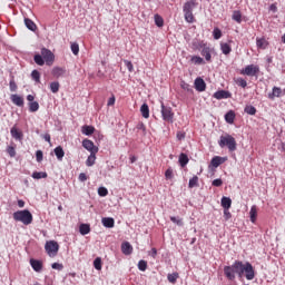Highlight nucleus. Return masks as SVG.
Masks as SVG:
<instances>
[{
    "label": "nucleus",
    "mask_w": 285,
    "mask_h": 285,
    "mask_svg": "<svg viewBox=\"0 0 285 285\" xmlns=\"http://www.w3.org/2000/svg\"><path fill=\"white\" fill-rule=\"evenodd\" d=\"M224 275L229 279V282H234L236 275L242 277V261H235L233 265L224 267Z\"/></svg>",
    "instance_id": "1"
},
{
    "label": "nucleus",
    "mask_w": 285,
    "mask_h": 285,
    "mask_svg": "<svg viewBox=\"0 0 285 285\" xmlns=\"http://www.w3.org/2000/svg\"><path fill=\"white\" fill-rule=\"evenodd\" d=\"M218 146L220 148H228L229 153H235L237 150V140L232 135L225 134L220 136Z\"/></svg>",
    "instance_id": "2"
},
{
    "label": "nucleus",
    "mask_w": 285,
    "mask_h": 285,
    "mask_svg": "<svg viewBox=\"0 0 285 285\" xmlns=\"http://www.w3.org/2000/svg\"><path fill=\"white\" fill-rule=\"evenodd\" d=\"M14 222H21L24 226H30L32 224V213L28 209L18 210L13 213Z\"/></svg>",
    "instance_id": "3"
},
{
    "label": "nucleus",
    "mask_w": 285,
    "mask_h": 285,
    "mask_svg": "<svg viewBox=\"0 0 285 285\" xmlns=\"http://www.w3.org/2000/svg\"><path fill=\"white\" fill-rule=\"evenodd\" d=\"M45 250L49 257H57V254L59 253V243L55 240L47 242L45 245Z\"/></svg>",
    "instance_id": "4"
},
{
    "label": "nucleus",
    "mask_w": 285,
    "mask_h": 285,
    "mask_svg": "<svg viewBox=\"0 0 285 285\" xmlns=\"http://www.w3.org/2000/svg\"><path fill=\"white\" fill-rule=\"evenodd\" d=\"M245 273V277L248 281H253L255 279V268L253 267V265L250 263H242V276Z\"/></svg>",
    "instance_id": "5"
},
{
    "label": "nucleus",
    "mask_w": 285,
    "mask_h": 285,
    "mask_svg": "<svg viewBox=\"0 0 285 285\" xmlns=\"http://www.w3.org/2000/svg\"><path fill=\"white\" fill-rule=\"evenodd\" d=\"M198 48H200V55L202 57H205V61L210 63V61H213V49L204 42H200L198 45Z\"/></svg>",
    "instance_id": "6"
},
{
    "label": "nucleus",
    "mask_w": 285,
    "mask_h": 285,
    "mask_svg": "<svg viewBox=\"0 0 285 285\" xmlns=\"http://www.w3.org/2000/svg\"><path fill=\"white\" fill-rule=\"evenodd\" d=\"M161 117L164 121H168V124H173V119L175 117V112H173V108L166 107L164 102H161Z\"/></svg>",
    "instance_id": "7"
},
{
    "label": "nucleus",
    "mask_w": 285,
    "mask_h": 285,
    "mask_svg": "<svg viewBox=\"0 0 285 285\" xmlns=\"http://www.w3.org/2000/svg\"><path fill=\"white\" fill-rule=\"evenodd\" d=\"M240 75H246L247 77H257V75H259V66L248 65L240 70Z\"/></svg>",
    "instance_id": "8"
},
{
    "label": "nucleus",
    "mask_w": 285,
    "mask_h": 285,
    "mask_svg": "<svg viewBox=\"0 0 285 285\" xmlns=\"http://www.w3.org/2000/svg\"><path fill=\"white\" fill-rule=\"evenodd\" d=\"M41 56L47 66H52L55 63V53H52V51L49 49L42 48Z\"/></svg>",
    "instance_id": "9"
},
{
    "label": "nucleus",
    "mask_w": 285,
    "mask_h": 285,
    "mask_svg": "<svg viewBox=\"0 0 285 285\" xmlns=\"http://www.w3.org/2000/svg\"><path fill=\"white\" fill-rule=\"evenodd\" d=\"M226 161H228V157L215 156L212 158L209 168H219V166H222V164H226Z\"/></svg>",
    "instance_id": "10"
},
{
    "label": "nucleus",
    "mask_w": 285,
    "mask_h": 285,
    "mask_svg": "<svg viewBox=\"0 0 285 285\" xmlns=\"http://www.w3.org/2000/svg\"><path fill=\"white\" fill-rule=\"evenodd\" d=\"M82 147L89 153H99V147L95 146V142L90 139H85L82 141Z\"/></svg>",
    "instance_id": "11"
},
{
    "label": "nucleus",
    "mask_w": 285,
    "mask_h": 285,
    "mask_svg": "<svg viewBox=\"0 0 285 285\" xmlns=\"http://www.w3.org/2000/svg\"><path fill=\"white\" fill-rule=\"evenodd\" d=\"M194 86L197 92H204L206 90V81L202 77L195 79Z\"/></svg>",
    "instance_id": "12"
},
{
    "label": "nucleus",
    "mask_w": 285,
    "mask_h": 285,
    "mask_svg": "<svg viewBox=\"0 0 285 285\" xmlns=\"http://www.w3.org/2000/svg\"><path fill=\"white\" fill-rule=\"evenodd\" d=\"M284 95V91L279 87H273L272 92L268 94V99L272 101L275 100V98H279Z\"/></svg>",
    "instance_id": "13"
},
{
    "label": "nucleus",
    "mask_w": 285,
    "mask_h": 285,
    "mask_svg": "<svg viewBox=\"0 0 285 285\" xmlns=\"http://www.w3.org/2000/svg\"><path fill=\"white\" fill-rule=\"evenodd\" d=\"M30 265L36 271V273H41L43 271V263L41 261H37L35 258L30 259Z\"/></svg>",
    "instance_id": "14"
},
{
    "label": "nucleus",
    "mask_w": 285,
    "mask_h": 285,
    "mask_svg": "<svg viewBox=\"0 0 285 285\" xmlns=\"http://www.w3.org/2000/svg\"><path fill=\"white\" fill-rule=\"evenodd\" d=\"M51 75L56 78L59 79V77H66V68L63 67H55L51 71Z\"/></svg>",
    "instance_id": "15"
},
{
    "label": "nucleus",
    "mask_w": 285,
    "mask_h": 285,
    "mask_svg": "<svg viewBox=\"0 0 285 285\" xmlns=\"http://www.w3.org/2000/svg\"><path fill=\"white\" fill-rule=\"evenodd\" d=\"M269 43L268 40H266V38L262 37V38H256V47L258 48V50H266V48H268Z\"/></svg>",
    "instance_id": "16"
},
{
    "label": "nucleus",
    "mask_w": 285,
    "mask_h": 285,
    "mask_svg": "<svg viewBox=\"0 0 285 285\" xmlns=\"http://www.w3.org/2000/svg\"><path fill=\"white\" fill-rule=\"evenodd\" d=\"M197 6V0H189L185 2L183 7V12H193L195 10V7Z\"/></svg>",
    "instance_id": "17"
},
{
    "label": "nucleus",
    "mask_w": 285,
    "mask_h": 285,
    "mask_svg": "<svg viewBox=\"0 0 285 285\" xmlns=\"http://www.w3.org/2000/svg\"><path fill=\"white\" fill-rule=\"evenodd\" d=\"M10 134L11 137H13V139H17L18 141H21L23 139V131L19 130L17 126L11 128Z\"/></svg>",
    "instance_id": "18"
},
{
    "label": "nucleus",
    "mask_w": 285,
    "mask_h": 285,
    "mask_svg": "<svg viewBox=\"0 0 285 285\" xmlns=\"http://www.w3.org/2000/svg\"><path fill=\"white\" fill-rule=\"evenodd\" d=\"M215 99H230V92L226 90H218L214 94Z\"/></svg>",
    "instance_id": "19"
},
{
    "label": "nucleus",
    "mask_w": 285,
    "mask_h": 285,
    "mask_svg": "<svg viewBox=\"0 0 285 285\" xmlns=\"http://www.w3.org/2000/svg\"><path fill=\"white\" fill-rule=\"evenodd\" d=\"M121 253L124 255H132V245H130L128 242L122 243Z\"/></svg>",
    "instance_id": "20"
},
{
    "label": "nucleus",
    "mask_w": 285,
    "mask_h": 285,
    "mask_svg": "<svg viewBox=\"0 0 285 285\" xmlns=\"http://www.w3.org/2000/svg\"><path fill=\"white\" fill-rule=\"evenodd\" d=\"M53 153L59 161H61L63 159V157L66 156V151H63V147H61V146L56 147L53 149Z\"/></svg>",
    "instance_id": "21"
},
{
    "label": "nucleus",
    "mask_w": 285,
    "mask_h": 285,
    "mask_svg": "<svg viewBox=\"0 0 285 285\" xmlns=\"http://www.w3.org/2000/svg\"><path fill=\"white\" fill-rule=\"evenodd\" d=\"M11 101L12 104H14V106H23V97L14 94V95H11Z\"/></svg>",
    "instance_id": "22"
},
{
    "label": "nucleus",
    "mask_w": 285,
    "mask_h": 285,
    "mask_svg": "<svg viewBox=\"0 0 285 285\" xmlns=\"http://www.w3.org/2000/svg\"><path fill=\"white\" fill-rule=\"evenodd\" d=\"M220 206H223L224 209H230L233 200L229 197L224 196L220 200Z\"/></svg>",
    "instance_id": "23"
},
{
    "label": "nucleus",
    "mask_w": 285,
    "mask_h": 285,
    "mask_svg": "<svg viewBox=\"0 0 285 285\" xmlns=\"http://www.w3.org/2000/svg\"><path fill=\"white\" fill-rule=\"evenodd\" d=\"M102 226H105V228H115V218H102Z\"/></svg>",
    "instance_id": "24"
},
{
    "label": "nucleus",
    "mask_w": 285,
    "mask_h": 285,
    "mask_svg": "<svg viewBox=\"0 0 285 285\" xmlns=\"http://www.w3.org/2000/svg\"><path fill=\"white\" fill-rule=\"evenodd\" d=\"M249 218H250L252 224H255V222H257V206L256 205L250 207Z\"/></svg>",
    "instance_id": "25"
},
{
    "label": "nucleus",
    "mask_w": 285,
    "mask_h": 285,
    "mask_svg": "<svg viewBox=\"0 0 285 285\" xmlns=\"http://www.w3.org/2000/svg\"><path fill=\"white\" fill-rule=\"evenodd\" d=\"M140 112L145 119H148V117H150V108L148 107V104L141 105Z\"/></svg>",
    "instance_id": "26"
},
{
    "label": "nucleus",
    "mask_w": 285,
    "mask_h": 285,
    "mask_svg": "<svg viewBox=\"0 0 285 285\" xmlns=\"http://www.w3.org/2000/svg\"><path fill=\"white\" fill-rule=\"evenodd\" d=\"M24 24L28 30H31V32H35V30H37V24L35 23V21L30 20V18L24 19Z\"/></svg>",
    "instance_id": "27"
},
{
    "label": "nucleus",
    "mask_w": 285,
    "mask_h": 285,
    "mask_svg": "<svg viewBox=\"0 0 285 285\" xmlns=\"http://www.w3.org/2000/svg\"><path fill=\"white\" fill-rule=\"evenodd\" d=\"M31 177L33 179H47L48 178V173H46V171H33Z\"/></svg>",
    "instance_id": "28"
},
{
    "label": "nucleus",
    "mask_w": 285,
    "mask_h": 285,
    "mask_svg": "<svg viewBox=\"0 0 285 285\" xmlns=\"http://www.w3.org/2000/svg\"><path fill=\"white\" fill-rule=\"evenodd\" d=\"M220 50L223 55H228L229 52H233V48L230 47V45H228V42H222Z\"/></svg>",
    "instance_id": "29"
},
{
    "label": "nucleus",
    "mask_w": 285,
    "mask_h": 285,
    "mask_svg": "<svg viewBox=\"0 0 285 285\" xmlns=\"http://www.w3.org/2000/svg\"><path fill=\"white\" fill-rule=\"evenodd\" d=\"M97 160V153H90L89 157L86 160V166H95V161Z\"/></svg>",
    "instance_id": "30"
},
{
    "label": "nucleus",
    "mask_w": 285,
    "mask_h": 285,
    "mask_svg": "<svg viewBox=\"0 0 285 285\" xmlns=\"http://www.w3.org/2000/svg\"><path fill=\"white\" fill-rule=\"evenodd\" d=\"M225 121L227 124H235V111L229 110L226 115H225Z\"/></svg>",
    "instance_id": "31"
},
{
    "label": "nucleus",
    "mask_w": 285,
    "mask_h": 285,
    "mask_svg": "<svg viewBox=\"0 0 285 285\" xmlns=\"http://www.w3.org/2000/svg\"><path fill=\"white\" fill-rule=\"evenodd\" d=\"M185 21L187 23H195V16L193 14V11H184Z\"/></svg>",
    "instance_id": "32"
},
{
    "label": "nucleus",
    "mask_w": 285,
    "mask_h": 285,
    "mask_svg": "<svg viewBox=\"0 0 285 285\" xmlns=\"http://www.w3.org/2000/svg\"><path fill=\"white\" fill-rule=\"evenodd\" d=\"M81 132H82V135L90 136V135H92L95 132V127L85 125L81 128Z\"/></svg>",
    "instance_id": "33"
},
{
    "label": "nucleus",
    "mask_w": 285,
    "mask_h": 285,
    "mask_svg": "<svg viewBox=\"0 0 285 285\" xmlns=\"http://www.w3.org/2000/svg\"><path fill=\"white\" fill-rule=\"evenodd\" d=\"M190 61L191 63H195V66H204V63H206V61H204V58L199 56H193Z\"/></svg>",
    "instance_id": "34"
},
{
    "label": "nucleus",
    "mask_w": 285,
    "mask_h": 285,
    "mask_svg": "<svg viewBox=\"0 0 285 285\" xmlns=\"http://www.w3.org/2000/svg\"><path fill=\"white\" fill-rule=\"evenodd\" d=\"M233 21H236V23H242V11L235 10L232 14Z\"/></svg>",
    "instance_id": "35"
},
{
    "label": "nucleus",
    "mask_w": 285,
    "mask_h": 285,
    "mask_svg": "<svg viewBox=\"0 0 285 285\" xmlns=\"http://www.w3.org/2000/svg\"><path fill=\"white\" fill-rule=\"evenodd\" d=\"M180 88H181L183 90H185V92H188L189 95H193V92H194L193 87H190V86L188 85V82H186V81H184V80L180 82Z\"/></svg>",
    "instance_id": "36"
},
{
    "label": "nucleus",
    "mask_w": 285,
    "mask_h": 285,
    "mask_svg": "<svg viewBox=\"0 0 285 285\" xmlns=\"http://www.w3.org/2000/svg\"><path fill=\"white\" fill-rule=\"evenodd\" d=\"M167 279L170 284H177V279H179V273L168 274Z\"/></svg>",
    "instance_id": "37"
},
{
    "label": "nucleus",
    "mask_w": 285,
    "mask_h": 285,
    "mask_svg": "<svg viewBox=\"0 0 285 285\" xmlns=\"http://www.w3.org/2000/svg\"><path fill=\"white\" fill-rule=\"evenodd\" d=\"M31 79L36 81V83H41V73L36 69L31 72Z\"/></svg>",
    "instance_id": "38"
},
{
    "label": "nucleus",
    "mask_w": 285,
    "mask_h": 285,
    "mask_svg": "<svg viewBox=\"0 0 285 285\" xmlns=\"http://www.w3.org/2000/svg\"><path fill=\"white\" fill-rule=\"evenodd\" d=\"M80 235H88L90 233V225L81 224L79 227Z\"/></svg>",
    "instance_id": "39"
},
{
    "label": "nucleus",
    "mask_w": 285,
    "mask_h": 285,
    "mask_svg": "<svg viewBox=\"0 0 285 285\" xmlns=\"http://www.w3.org/2000/svg\"><path fill=\"white\" fill-rule=\"evenodd\" d=\"M196 186H199V177L194 176L189 179L188 188H196Z\"/></svg>",
    "instance_id": "40"
},
{
    "label": "nucleus",
    "mask_w": 285,
    "mask_h": 285,
    "mask_svg": "<svg viewBox=\"0 0 285 285\" xmlns=\"http://www.w3.org/2000/svg\"><path fill=\"white\" fill-rule=\"evenodd\" d=\"M247 115H257V109L253 105H247L244 109Z\"/></svg>",
    "instance_id": "41"
},
{
    "label": "nucleus",
    "mask_w": 285,
    "mask_h": 285,
    "mask_svg": "<svg viewBox=\"0 0 285 285\" xmlns=\"http://www.w3.org/2000/svg\"><path fill=\"white\" fill-rule=\"evenodd\" d=\"M9 89L11 92H17L18 90L17 82L14 81V76H11V79L9 81Z\"/></svg>",
    "instance_id": "42"
},
{
    "label": "nucleus",
    "mask_w": 285,
    "mask_h": 285,
    "mask_svg": "<svg viewBox=\"0 0 285 285\" xmlns=\"http://www.w3.org/2000/svg\"><path fill=\"white\" fill-rule=\"evenodd\" d=\"M188 161H189L188 155L180 154V156H179V164H180L181 168H184V166H186L188 164Z\"/></svg>",
    "instance_id": "43"
},
{
    "label": "nucleus",
    "mask_w": 285,
    "mask_h": 285,
    "mask_svg": "<svg viewBox=\"0 0 285 285\" xmlns=\"http://www.w3.org/2000/svg\"><path fill=\"white\" fill-rule=\"evenodd\" d=\"M33 61L37 63V66H43L46 63V60L43 59V56L36 55L33 57Z\"/></svg>",
    "instance_id": "44"
},
{
    "label": "nucleus",
    "mask_w": 285,
    "mask_h": 285,
    "mask_svg": "<svg viewBox=\"0 0 285 285\" xmlns=\"http://www.w3.org/2000/svg\"><path fill=\"white\" fill-rule=\"evenodd\" d=\"M154 19H155V23L158 28H164V18H161V16L155 14Z\"/></svg>",
    "instance_id": "45"
},
{
    "label": "nucleus",
    "mask_w": 285,
    "mask_h": 285,
    "mask_svg": "<svg viewBox=\"0 0 285 285\" xmlns=\"http://www.w3.org/2000/svg\"><path fill=\"white\" fill-rule=\"evenodd\" d=\"M59 88H61V85H59V81H53L50 83V90L56 95V92H59Z\"/></svg>",
    "instance_id": "46"
},
{
    "label": "nucleus",
    "mask_w": 285,
    "mask_h": 285,
    "mask_svg": "<svg viewBox=\"0 0 285 285\" xmlns=\"http://www.w3.org/2000/svg\"><path fill=\"white\" fill-rule=\"evenodd\" d=\"M37 110H39V102L37 101L29 102V111L37 112Z\"/></svg>",
    "instance_id": "47"
},
{
    "label": "nucleus",
    "mask_w": 285,
    "mask_h": 285,
    "mask_svg": "<svg viewBox=\"0 0 285 285\" xmlns=\"http://www.w3.org/2000/svg\"><path fill=\"white\" fill-rule=\"evenodd\" d=\"M170 222H173V224H176L177 226H184V220L181 218H177L175 216H171Z\"/></svg>",
    "instance_id": "48"
},
{
    "label": "nucleus",
    "mask_w": 285,
    "mask_h": 285,
    "mask_svg": "<svg viewBox=\"0 0 285 285\" xmlns=\"http://www.w3.org/2000/svg\"><path fill=\"white\" fill-rule=\"evenodd\" d=\"M94 268H96V271H101V257H97L94 261Z\"/></svg>",
    "instance_id": "49"
},
{
    "label": "nucleus",
    "mask_w": 285,
    "mask_h": 285,
    "mask_svg": "<svg viewBox=\"0 0 285 285\" xmlns=\"http://www.w3.org/2000/svg\"><path fill=\"white\" fill-rule=\"evenodd\" d=\"M98 195H99V197H107V195H108V188H106V187H99V188H98Z\"/></svg>",
    "instance_id": "50"
},
{
    "label": "nucleus",
    "mask_w": 285,
    "mask_h": 285,
    "mask_svg": "<svg viewBox=\"0 0 285 285\" xmlns=\"http://www.w3.org/2000/svg\"><path fill=\"white\" fill-rule=\"evenodd\" d=\"M236 83L237 86H240V88H246V86H248V82H246L244 78H237Z\"/></svg>",
    "instance_id": "51"
},
{
    "label": "nucleus",
    "mask_w": 285,
    "mask_h": 285,
    "mask_svg": "<svg viewBox=\"0 0 285 285\" xmlns=\"http://www.w3.org/2000/svg\"><path fill=\"white\" fill-rule=\"evenodd\" d=\"M138 268L140 269V271H146V268H148V262H146V261H139L138 262Z\"/></svg>",
    "instance_id": "52"
},
{
    "label": "nucleus",
    "mask_w": 285,
    "mask_h": 285,
    "mask_svg": "<svg viewBox=\"0 0 285 285\" xmlns=\"http://www.w3.org/2000/svg\"><path fill=\"white\" fill-rule=\"evenodd\" d=\"M213 35H214V39L216 40L222 39V30L219 28H214Z\"/></svg>",
    "instance_id": "53"
},
{
    "label": "nucleus",
    "mask_w": 285,
    "mask_h": 285,
    "mask_svg": "<svg viewBox=\"0 0 285 285\" xmlns=\"http://www.w3.org/2000/svg\"><path fill=\"white\" fill-rule=\"evenodd\" d=\"M7 153H8V155H9L10 157H17V150H16L14 147H12V146H9V147L7 148Z\"/></svg>",
    "instance_id": "54"
},
{
    "label": "nucleus",
    "mask_w": 285,
    "mask_h": 285,
    "mask_svg": "<svg viewBox=\"0 0 285 285\" xmlns=\"http://www.w3.org/2000/svg\"><path fill=\"white\" fill-rule=\"evenodd\" d=\"M124 63L129 72H132L135 70V67L132 66V62L129 60H124Z\"/></svg>",
    "instance_id": "55"
},
{
    "label": "nucleus",
    "mask_w": 285,
    "mask_h": 285,
    "mask_svg": "<svg viewBox=\"0 0 285 285\" xmlns=\"http://www.w3.org/2000/svg\"><path fill=\"white\" fill-rule=\"evenodd\" d=\"M71 51L73 55H79V43L77 42L71 43Z\"/></svg>",
    "instance_id": "56"
},
{
    "label": "nucleus",
    "mask_w": 285,
    "mask_h": 285,
    "mask_svg": "<svg viewBox=\"0 0 285 285\" xmlns=\"http://www.w3.org/2000/svg\"><path fill=\"white\" fill-rule=\"evenodd\" d=\"M36 159H37L38 163L43 161V151L37 150L36 151Z\"/></svg>",
    "instance_id": "57"
},
{
    "label": "nucleus",
    "mask_w": 285,
    "mask_h": 285,
    "mask_svg": "<svg viewBox=\"0 0 285 285\" xmlns=\"http://www.w3.org/2000/svg\"><path fill=\"white\" fill-rule=\"evenodd\" d=\"M223 184L224 181L222 180V178H217L213 180L212 186H216V188H219V186H222Z\"/></svg>",
    "instance_id": "58"
},
{
    "label": "nucleus",
    "mask_w": 285,
    "mask_h": 285,
    "mask_svg": "<svg viewBox=\"0 0 285 285\" xmlns=\"http://www.w3.org/2000/svg\"><path fill=\"white\" fill-rule=\"evenodd\" d=\"M230 217H233V214H230V210L229 209H224L225 222H228V219H230Z\"/></svg>",
    "instance_id": "59"
},
{
    "label": "nucleus",
    "mask_w": 285,
    "mask_h": 285,
    "mask_svg": "<svg viewBox=\"0 0 285 285\" xmlns=\"http://www.w3.org/2000/svg\"><path fill=\"white\" fill-rule=\"evenodd\" d=\"M165 178H166V179H173V168H168V169L165 171Z\"/></svg>",
    "instance_id": "60"
},
{
    "label": "nucleus",
    "mask_w": 285,
    "mask_h": 285,
    "mask_svg": "<svg viewBox=\"0 0 285 285\" xmlns=\"http://www.w3.org/2000/svg\"><path fill=\"white\" fill-rule=\"evenodd\" d=\"M176 137L178 141H181L183 139H186V132L178 131Z\"/></svg>",
    "instance_id": "61"
},
{
    "label": "nucleus",
    "mask_w": 285,
    "mask_h": 285,
    "mask_svg": "<svg viewBox=\"0 0 285 285\" xmlns=\"http://www.w3.org/2000/svg\"><path fill=\"white\" fill-rule=\"evenodd\" d=\"M137 130H142L144 135H146V125L144 122H139L137 125Z\"/></svg>",
    "instance_id": "62"
},
{
    "label": "nucleus",
    "mask_w": 285,
    "mask_h": 285,
    "mask_svg": "<svg viewBox=\"0 0 285 285\" xmlns=\"http://www.w3.org/2000/svg\"><path fill=\"white\" fill-rule=\"evenodd\" d=\"M51 268H53L55 271H61V268H63V265H61L59 263H53L51 265Z\"/></svg>",
    "instance_id": "63"
},
{
    "label": "nucleus",
    "mask_w": 285,
    "mask_h": 285,
    "mask_svg": "<svg viewBox=\"0 0 285 285\" xmlns=\"http://www.w3.org/2000/svg\"><path fill=\"white\" fill-rule=\"evenodd\" d=\"M88 176L83 173L79 174V181H87Z\"/></svg>",
    "instance_id": "64"
}]
</instances>
